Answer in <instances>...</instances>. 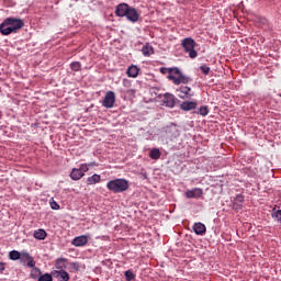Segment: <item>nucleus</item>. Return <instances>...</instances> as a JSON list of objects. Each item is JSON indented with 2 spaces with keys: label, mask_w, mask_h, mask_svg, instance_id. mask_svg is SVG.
I'll list each match as a JSON object with an SVG mask.
<instances>
[{
  "label": "nucleus",
  "mask_w": 281,
  "mask_h": 281,
  "mask_svg": "<svg viewBox=\"0 0 281 281\" xmlns=\"http://www.w3.org/2000/svg\"><path fill=\"white\" fill-rule=\"evenodd\" d=\"M106 188L108 190H110V192H113L114 194H120L122 192H126V190H128L130 188V184L128 180L124 178H116L114 180L108 181Z\"/></svg>",
  "instance_id": "f257e3e1"
},
{
  "label": "nucleus",
  "mask_w": 281,
  "mask_h": 281,
  "mask_svg": "<svg viewBox=\"0 0 281 281\" xmlns=\"http://www.w3.org/2000/svg\"><path fill=\"white\" fill-rule=\"evenodd\" d=\"M181 45L184 52L189 54V57L196 58V56H199V53H196V49H194V47L196 46V42H194V38L186 37L182 40Z\"/></svg>",
  "instance_id": "f03ea898"
},
{
  "label": "nucleus",
  "mask_w": 281,
  "mask_h": 281,
  "mask_svg": "<svg viewBox=\"0 0 281 281\" xmlns=\"http://www.w3.org/2000/svg\"><path fill=\"white\" fill-rule=\"evenodd\" d=\"M162 104L168 109H175L177 104H181V101L175 94L166 92L162 97Z\"/></svg>",
  "instance_id": "7ed1b4c3"
},
{
  "label": "nucleus",
  "mask_w": 281,
  "mask_h": 281,
  "mask_svg": "<svg viewBox=\"0 0 281 281\" xmlns=\"http://www.w3.org/2000/svg\"><path fill=\"white\" fill-rule=\"evenodd\" d=\"M162 131L168 139H177L179 137V126L175 123L165 126Z\"/></svg>",
  "instance_id": "20e7f679"
},
{
  "label": "nucleus",
  "mask_w": 281,
  "mask_h": 281,
  "mask_svg": "<svg viewBox=\"0 0 281 281\" xmlns=\"http://www.w3.org/2000/svg\"><path fill=\"white\" fill-rule=\"evenodd\" d=\"M4 21L5 24L9 25L11 30H13L14 34H16V32H19V30L25 25V22L19 18H7Z\"/></svg>",
  "instance_id": "39448f33"
},
{
  "label": "nucleus",
  "mask_w": 281,
  "mask_h": 281,
  "mask_svg": "<svg viewBox=\"0 0 281 281\" xmlns=\"http://www.w3.org/2000/svg\"><path fill=\"white\" fill-rule=\"evenodd\" d=\"M176 91L181 100H191L192 95H194L192 88L188 86H180Z\"/></svg>",
  "instance_id": "423d86ee"
},
{
  "label": "nucleus",
  "mask_w": 281,
  "mask_h": 281,
  "mask_svg": "<svg viewBox=\"0 0 281 281\" xmlns=\"http://www.w3.org/2000/svg\"><path fill=\"white\" fill-rule=\"evenodd\" d=\"M231 202H232V209L235 210V212H240L245 203V195L240 193L236 194L235 196L231 198Z\"/></svg>",
  "instance_id": "0eeeda50"
},
{
  "label": "nucleus",
  "mask_w": 281,
  "mask_h": 281,
  "mask_svg": "<svg viewBox=\"0 0 281 281\" xmlns=\"http://www.w3.org/2000/svg\"><path fill=\"white\" fill-rule=\"evenodd\" d=\"M102 106H104V109H113V106H115V92L110 90L105 93Z\"/></svg>",
  "instance_id": "6e6552de"
},
{
  "label": "nucleus",
  "mask_w": 281,
  "mask_h": 281,
  "mask_svg": "<svg viewBox=\"0 0 281 281\" xmlns=\"http://www.w3.org/2000/svg\"><path fill=\"white\" fill-rule=\"evenodd\" d=\"M19 260L22 265H26L29 268L36 267V261L30 256V252H21Z\"/></svg>",
  "instance_id": "1a4fd4ad"
},
{
  "label": "nucleus",
  "mask_w": 281,
  "mask_h": 281,
  "mask_svg": "<svg viewBox=\"0 0 281 281\" xmlns=\"http://www.w3.org/2000/svg\"><path fill=\"white\" fill-rule=\"evenodd\" d=\"M131 5H128V3H120L116 5L115 8V16H119V18H124L126 16L128 10H130Z\"/></svg>",
  "instance_id": "9d476101"
},
{
  "label": "nucleus",
  "mask_w": 281,
  "mask_h": 281,
  "mask_svg": "<svg viewBox=\"0 0 281 281\" xmlns=\"http://www.w3.org/2000/svg\"><path fill=\"white\" fill-rule=\"evenodd\" d=\"M184 196L187 199H201V196H203V189H201V188H193L191 190H187L184 192Z\"/></svg>",
  "instance_id": "9b49d317"
},
{
  "label": "nucleus",
  "mask_w": 281,
  "mask_h": 281,
  "mask_svg": "<svg viewBox=\"0 0 281 281\" xmlns=\"http://www.w3.org/2000/svg\"><path fill=\"white\" fill-rule=\"evenodd\" d=\"M125 16L131 23H137V21H139V13L137 12V9L133 7H130Z\"/></svg>",
  "instance_id": "f8f14e48"
},
{
  "label": "nucleus",
  "mask_w": 281,
  "mask_h": 281,
  "mask_svg": "<svg viewBox=\"0 0 281 281\" xmlns=\"http://www.w3.org/2000/svg\"><path fill=\"white\" fill-rule=\"evenodd\" d=\"M169 78L172 80L173 85H188V82L192 81V79L183 75V72H181L179 77L170 76Z\"/></svg>",
  "instance_id": "ddd939ff"
},
{
  "label": "nucleus",
  "mask_w": 281,
  "mask_h": 281,
  "mask_svg": "<svg viewBox=\"0 0 281 281\" xmlns=\"http://www.w3.org/2000/svg\"><path fill=\"white\" fill-rule=\"evenodd\" d=\"M87 243H89V236L80 235L72 239L71 245H74V247H85Z\"/></svg>",
  "instance_id": "4468645a"
},
{
  "label": "nucleus",
  "mask_w": 281,
  "mask_h": 281,
  "mask_svg": "<svg viewBox=\"0 0 281 281\" xmlns=\"http://www.w3.org/2000/svg\"><path fill=\"white\" fill-rule=\"evenodd\" d=\"M198 102L196 101H183L182 103H179L180 110L181 111H194V109H196L198 106Z\"/></svg>",
  "instance_id": "2eb2a0df"
},
{
  "label": "nucleus",
  "mask_w": 281,
  "mask_h": 281,
  "mask_svg": "<svg viewBox=\"0 0 281 281\" xmlns=\"http://www.w3.org/2000/svg\"><path fill=\"white\" fill-rule=\"evenodd\" d=\"M192 229L196 236H205V232H207V227L201 222L194 223Z\"/></svg>",
  "instance_id": "dca6fc26"
},
{
  "label": "nucleus",
  "mask_w": 281,
  "mask_h": 281,
  "mask_svg": "<svg viewBox=\"0 0 281 281\" xmlns=\"http://www.w3.org/2000/svg\"><path fill=\"white\" fill-rule=\"evenodd\" d=\"M53 276L58 280V281H69L70 276L69 272L66 270H54Z\"/></svg>",
  "instance_id": "f3484780"
},
{
  "label": "nucleus",
  "mask_w": 281,
  "mask_h": 281,
  "mask_svg": "<svg viewBox=\"0 0 281 281\" xmlns=\"http://www.w3.org/2000/svg\"><path fill=\"white\" fill-rule=\"evenodd\" d=\"M0 34H2V36H10V34H14V30L5 23V20L0 24Z\"/></svg>",
  "instance_id": "a211bd4d"
},
{
  "label": "nucleus",
  "mask_w": 281,
  "mask_h": 281,
  "mask_svg": "<svg viewBox=\"0 0 281 281\" xmlns=\"http://www.w3.org/2000/svg\"><path fill=\"white\" fill-rule=\"evenodd\" d=\"M55 268L57 271H65V269H67V258H57L55 261Z\"/></svg>",
  "instance_id": "6ab92c4d"
},
{
  "label": "nucleus",
  "mask_w": 281,
  "mask_h": 281,
  "mask_svg": "<svg viewBox=\"0 0 281 281\" xmlns=\"http://www.w3.org/2000/svg\"><path fill=\"white\" fill-rule=\"evenodd\" d=\"M85 177V172L80 168H74L70 172V178L72 181H80V178Z\"/></svg>",
  "instance_id": "aec40b11"
},
{
  "label": "nucleus",
  "mask_w": 281,
  "mask_h": 281,
  "mask_svg": "<svg viewBox=\"0 0 281 281\" xmlns=\"http://www.w3.org/2000/svg\"><path fill=\"white\" fill-rule=\"evenodd\" d=\"M126 74L128 78H137L139 76V67L132 65L127 68Z\"/></svg>",
  "instance_id": "412c9836"
},
{
  "label": "nucleus",
  "mask_w": 281,
  "mask_h": 281,
  "mask_svg": "<svg viewBox=\"0 0 281 281\" xmlns=\"http://www.w3.org/2000/svg\"><path fill=\"white\" fill-rule=\"evenodd\" d=\"M102 180V177L98 173L92 175L91 177H88L86 180L87 186H95V183H100Z\"/></svg>",
  "instance_id": "4be33fe9"
},
{
  "label": "nucleus",
  "mask_w": 281,
  "mask_h": 281,
  "mask_svg": "<svg viewBox=\"0 0 281 281\" xmlns=\"http://www.w3.org/2000/svg\"><path fill=\"white\" fill-rule=\"evenodd\" d=\"M33 237L36 240H45L47 238V232H45L43 228H38L34 231Z\"/></svg>",
  "instance_id": "5701e85b"
},
{
  "label": "nucleus",
  "mask_w": 281,
  "mask_h": 281,
  "mask_svg": "<svg viewBox=\"0 0 281 281\" xmlns=\"http://www.w3.org/2000/svg\"><path fill=\"white\" fill-rule=\"evenodd\" d=\"M142 54L143 56H147V57L153 56V54H155V49L150 45H145L142 48Z\"/></svg>",
  "instance_id": "b1692460"
},
{
  "label": "nucleus",
  "mask_w": 281,
  "mask_h": 281,
  "mask_svg": "<svg viewBox=\"0 0 281 281\" xmlns=\"http://www.w3.org/2000/svg\"><path fill=\"white\" fill-rule=\"evenodd\" d=\"M32 271H31V278L32 280H38V278H41V276H43L42 271L40 270V268H36V266L32 267L31 268Z\"/></svg>",
  "instance_id": "393cba45"
},
{
  "label": "nucleus",
  "mask_w": 281,
  "mask_h": 281,
  "mask_svg": "<svg viewBox=\"0 0 281 281\" xmlns=\"http://www.w3.org/2000/svg\"><path fill=\"white\" fill-rule=\"evenodd\" d=\"M149 157L150 159H160L161 157V151L159 150V148H153L150 151H149Z\"/></svg>",
  "instance_id": "a878e982"
},
{
  "label": "nucleus",
  "mask_w": 281,
  "mask_h": 281,
  "mask_svg": "<svg viewBox=\"0 0 281 281\" xmlns=\"http://www.w3.org/2000/svg\"><path fill=\"white\" fill-rule=\"evenodd\" d=\"M196 113L198 115H202V117H205L206 115L210 114V108H207V105H202L200 106Z\"/></svg>",
  "instance_id": "bb28decb"
},
{
  "label": "nucleus",
  "mask_w": 281,
  "mask_h": 281,
  "mask_svg": "<svg viewBox=\"0 0 281 281\" xmlns=\"http://www.w3.org/2000/svg\"><path fill=\"white\" fill-rule=\"evenodd\" d=\"M168 71H169V75H168L169 80H170V76H175L177 78V76L179 77L181 74V70L178 67L169 68Z\"/></svg>",
  "instance_id": "cd10ccee"
},
{
  "label": "nucleus",
  "mask_w": 281,
  "mask_h": 281,
  "mask_svg": "<svg viewBox=\"0 0 281 281\" xmlns=\"http://www.w3.org/2000/svg\"><path fill=\"white\" fill-rule=\"evenodd\" d=\"M20 258H21V252L19 250H11L9 252L10 260H20Z\"/></svg>",
  "instance_id": "c85d7f7f"
},
{
  "label": "nucleus",
  "mask_w": 281,
  "mask_h": 281,
  "mask_svg": "<svg viewBox=\"0 0 281 281\" xmlns=\"http://www.w3.org/2000/svg\"><path fill=\"white\" fill-rule=\"evenodd\" d=\"M71 71H81L82 70V64L80 61H72L70 64Z\"/></svg>",
  "instance_id": "c756f323"
},
{
  "label": "nucleus",
  "mask_w": 281,
  "mask_h": 281,
  "mask_svg": "<svg viewBox=\"0 0 281 281\" xmlns=\"http://www.w3.org/2000/svg\"><path fill=\"white\" fill-rule=\"evenodd\" d=\"M37 281H54V277L50 273L46 272L38 277Z\"/></svg>",
  "instance_id": "7c9ffc66"
},
{
  "label": "nucleus",
  "mask_w": 281,
  "mask_h": 281,
  "mask_svg": "<svg viewBox=\"0 0 281 281\" xmlns=\"http://www.w3.org/2000/svg\"><path fill=\"white\" fill-rule=\"evenodd\" d=\"M124 276H125V280L126 281H133L135 280V273H133V270H126L124 272Z\"/></svg>",
  "instance_id": "2f4dec72"
},
{
  "label": "nucleus",
  "mask_w": 281,
  "mask_h": 281,
  "mask_svg": "<svg viewBox=\"0 0 281 281\" xmlns=\"http://www.w3.org/2000/svg\"><path fill=\"white\" fill-rule=\"evenodd\" d=\"M200 71H202V74H204V76H210L211 68H210V66L203 64L200 66Z\"/></svg>",
  "instance_id": "473e14b6"
},
{
  "label": "nucleus",
  "mask_w": 281,
  "mask_h": 281,
  "mask_svg": "<svg viewBox=\"0 0 281 281\" xmlns=\"http://www.w3.org/2000/svg\"><path fill=\"white\" fill-rule=\"evenodd\" d=\"M70 271L72 273H78V271H80V263L78 262H71L70 263Z\"/></svg>",
  "instance_id": "72a5a7b5"
},
{
  "label": "nucleus",
  "mask_w": 281,
  "mask_h": 281,
  "mask_svg": "<svg viewBox=\"0 0 281 281\" xmlns=\"http://www.w3.org/2000/svg\"><path fill=\"white\" fill-rule=\"evenodd\" d=\"M49 205L53 210H60V204L54 200V198L50 199Z\"/></svg>",
  "instance_id": "f704fd0d"
},
{
  "label": "nucleus",
  "mask_w": 281,
  "mask_h": 281,
  "mask_svg": "<svg viewBox=\"0 0 281 281\" xmlns=\"http://www.w3.org/2000/svg\"><path fill=\"white\" fill-rule=\"evenodd\" d=\"M79 170H81V172H89V164H82L79 168Z\"/></svg>",
  "instance_id": "c9c22d12"
},
{
  "label": "nucleus",
  "mask_w": 281,
  "mask_h": 281,
  "mask_svg": "<svg viewBox=\"0 0 281 281\" xmlns=\"http://www.w3.org/2000/svg\"><path fill=\"white\" fill-rule=\"evenodd\" d=\"M5 271V263L0 261V273H3Z\"/></svg>",
  "instance_id": "e433bc0d"
},
{
  "label": "nucleus",
  "mask_w": 281,
  "mask_h": 281,
  "mask_svg": "<svg viewBox=\"0 0 281 281\" xmlns=\"http://www.w3.org/2000/svg\"><path fill=\"white\" fill-rule=\"evenodd\" d=\"M89 168H93V166H98L95 161L88 162Z\"/></svg>",
  "instance_id": "4c0bfd02"
},
{
  "label": "nucleus",
  "mask_w": 281,
  "mask_h": 281,
  "mask_svg": "<svg viewBox=\"0 0 281 281\" xmlns=\"http://www.w3.org/2000/svg\"><path fill=\"white\" fill-rule=\"evenodd\" d=\"M167 71H168V68H166V67L160 68V74H166Z\"/></svg>",
  "instance_id": "58836bf2"
},
{
  "label": "nucleus",
  "mask_w": 281,
  "mask_h": 281,
  "mask_svg": "<svg viewBox=\"0 0 281 281\" xmlns=\"http://www.w3.org/2000/svg\"><path fill=\"white\" fill-rule=\"evenodd\" d=\"M3 119V112L0 110V120Z\"/></svg>",
  "instance_id": "ea45409f"
}]
</instances>
